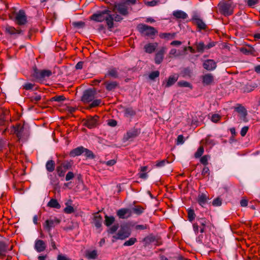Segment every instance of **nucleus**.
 Masks as SVG:
<instances>
[{"label":"nucleus","instance_id":"nucleus-1","mask_svg":"<svg viewBox=\"0 0 260 260\" xmlns=\"http://www.w3.org/2000/svg\"><path fill=\"white\" fill-rule=\"evenodd\" d=\"M91 20L96 22L105 21L109 28L113 27V21L119 22L122 19V17L116 14H111V11L108 9L99 11L93 14L90 17Z\"/></svg>","mask_w":260,"mask_h":260},{"label":"nucleus","instance_id":"nucleus-2","mask_svg":"<svg viewBox=\"0 0 260 260\" xmlns=\"http://www.w3.org/2000/svg\"><path fill=\"white\" fill-rule=\"evenodd\" d=\"M131 234L129 228L125 225L120 226L117 233L113 236V238L116 240H124L128 238Z\"/></svg>","mask_w":260,"mask_h":260},{"label":"nucleus","instance_id":"nucleus-3","mask_svg":"<svg viewBox=\"0 0 260 260\" xmlns=\"http://www.w3.org/2000/svg\"><path fill=\"white\" fill-rule=\"evenodd\" d=\"M219 8L221 13L225 16H229L233 13L234 7L231 2L220 4Z\"/></svg>","mask_w":260,"mask_h":260},{"label":"nucleus","instance_id":"nucleus-4","mask_svg":"<svg viewBox=\"0 0 260 260\" xmlns=\"http://www.w3.org/2000/svg\"><path fill=\"white\" fill-rule=\"evenodd\" d=\"M138 28L140 32L147 36H154L157 32V31L154 27L143 24H139Z\"/></svg>","mask_w":260,"mask_h":260},{"label":"nucleus","instance_id":"nucleus-5","mask_svg":"<svg viewBox=\"0 0 260 260\" xmlns=\"http://www.w3.org/2000/svg\"><path fill=\"white\" fill-rule=\"evenodd\" d=\"M60 222V220L57 217H51L45 221L43 223V226L48 232H50L52 229L58 224Z\"/></svg>","mask_w":260,"mask_h":260},{"label":"nucleus","instance_id":"nucleus-6","mask_svg":"<svg viewBox=\"0 0 260 260\" xmlns=\"http://www.w3.org/2000/svg\"><path fill=\"white\" fill-rule=\"evenodd\" d=\"M114 13L119 12L121 15L125 16L128 14V8L124 3L115 4L113 8Z\"/></svg>","mask_w":260,"mask_h":260},{"label":"nucleus","instance_id":"nucleus-7","mask_svg":"<svg viewBox=\"0 0 260 260\" xmlns=\"http://www.w3.org/2000/svg\"><path fill=\"white\" fill-rule=\"evenodd\" d=\"M96 94V91L94 90H87L84 92L82 98V101L84 103L92 102L95 98Z\"/></svg>","mask_w":260,"mask_h":260},{"label":"nucleus","instance_id":"nucleus-8","mask_svg":"<svg viewBox=\"0 0 260 260\" xmlns=\"http://www.w3.org/2000/svg\"><path fill=\"white\" fill-rule=\"evenodd\" d=\"M15 21L19 25H23L26 23V16L23 10H20L16 14Z\"/></svg>","mask_w":260,"mask_h":260},{"label":"nucleus","instance_id":"nucleus-9","mask_svg":"<svg viewBox=\"0 0 260 260\" xmlns=\"http://www.w3.org/2000/svg\"><path fill=\"white\" fill-rule=\"evenodd\" d=\"M117 214L120 218H127L132 216V210L131 209L122 208L117 211Z\"/></svg>","mask_w":260,"mask_h":260},{"label":"nucleus","instance_id":"nucleus-10","mask_svg":"<svg viewBox=\"0 0 260 260\" xmlns=\"http://www.w3.org/2000/svg\"><path fill=\"white\" fill-rule=\"evenodd\" d=\"M52 74V72L50 70H44L40 71L35 72V76L40 80L44 79L46 78L50 77Z\"/></svg>","mask_w":260,"mask_h":260},{"label":"nucleus","instance_id":"nucleus-11","mask_svg":"<svg viewBox=\"0 0 260 260\" xmlns=\"http://www.w3.org/2000/svg\"><path fill=\"white\" fill-rule=\"evenodd\" d=\"M98 116H94L88 118L85 122L84 124L89 128L95 127L98 124Z\"/></svg>","mask_w":260,"mask_h":260},{"label":"nucleus","instance_id":"nucleus-12","mask_svg":"<svg viewBox=\"0 0 260 260\" xmlns=\"http://www.w3.org/2000/svg\"><path fill=\"white\" fill-rule=\"evenodd\" d=\"M202 82L204 85H211L214 83V77L213 75L210 73L205 74L202 77Z\"/></svg>","mask_w":260,"mask_h":260},{"label":"nucleus","instance_id":"nucleus-13","mask_svg":"<svg viewBox=\"0 0 260 260\" xmlns=\"http://www.w3.org/2000/svg\"><path fill=\"white\" fill-rule=\"evenodd\" d=\"M140 133V131L138 129L134 128L131 129L128 132H127L126 134L124 136V139L126 140H128L131 139H133L137 137Z\"/></svg>","mask_w":260,"mask_h":260},{"label":"nucleus","instance_id":"nucleus-14","mask_svg":"<svg viewBox=\"0 0 260 260\" xmlns=\"http://www.w3.org/2000/svg\"><path fill=\"white\" fill-rule=\"evenodd\" d=\"M204 68L208 71H212L216 67V63L212 59H207L203 63Z\"/></svg>","mask_w":260,"mask_h":260},{"label":"nucleus","instance_id":"nucleus-15","mask_svg":"<svg viewBox=\"0 0 260 260\" xmlns=\"http://www.w3.org/2000/svg\"><path fill=\"white\" fill-rule=\"evenodd\" d=\"M46 245L45 243L42 240H37L35 241V249L38 252H41L45 249Z\"/></svg>","mask_w":260,"mask_h":260},{"label":"nucleus","instance_id":"nucleus-16","mask_svg":"<svg viewBox=\"0 0 260 260\" xmlns=\"http://www.w3.org/2000/svg\"><path fill=\"white\" fill-rule=\"evenodd\" d=\"M103 222V219L101 215L99 213H96L93 215L92 223L97 228H100Z\"/></svg>","mask_w":260,"mask_h":260},{"label":"nucleus","instance_id":"nucleus-17","mask_svg":"<svg viewBox=\"0 0 260 260\" xmlns=\"http://www.w3.org/2000/svg\"><path fill=\"white\" fill-rule=\"evenodd\" d=\"M166 48L162 47L158 52L156 54L155 57V62L157 64L160 63L164 58V55L166 51Z\"/></svg>","mask_w":260,"mask_h":260},{"label":"nucleus","instance_id":"nucleus-18","mask_svg":"<svg viewBox=\"0 0 260 260\" xmlns=\"http://www.w3.org/2000/svg\"><path fill=\"white\" fill-rule=\"evenodd\" d=\"M236 111L240 114V118L243 121H246L247 111L246 109L242 106H239L236 108Z\"/></svg>","mask_w":260,"mask_h":260},{"label":"nucleus","instance_id":"nucleus-19","mask_svg":"<svg viewBox=\"0 0 260 260\" xmlns=\"http://www.w3.org/2000/svg\"><path fill=\"white\" fill-rule=\"evenodd\" d=\"M178 79V76L177 74L170 76L166 82L165 86L166 87H170L177 81Z\"/></svg>","mask_w":260,"mask_h":260},{"label":"nucleus","instance_id":"nucleus-20","mask_svg":"<svg viewBox=\"0 0 260 260\" xmlns=\"http://www.w3.org/2000/svg\"><path fill=\"white\" fill-rule=\"evenodd\" d=\"M84 150V148L83 147H78L75 149L72 150L70 153V155L72 157H75L76 156H79L81 154L83 153Z\"/></svg>","mask_w":260,"mask_h":260},{"label":"nucleus","instance_id":"nucleus-21","mask_svg":"<svg viewBox=\"0 0 260 260\" xmlns=\"http://www.w3.org/2000/svg\"><path fill=\"white\" fill-rule=\"evenodd\" d=\"M157 43H149L144 46V49L146 52L148 53H152L156 48Z\"/></svg>","mask_w":260,"mask_h":260},{"label":"nucleus","instance_id":"nucleus-22","mask_svg":"<svg viewBox=\"0 0 260 260\" xmlns=\"http://www.w3.org/2000/svg\"><path fill=\"white\" fill-rule=\"evenodd\" d=\"M193 23L197 25L200 29H205L206 28V24L202 19L199 18L198 16H194L193 18Z\"/></svg>","mask_w":260,"mask_h":260},{"label":"nucleus","instance_id":"nucleus-23","mask_svg":"<svg viewBox=\"0 0 260 260\" xmlns=\"http://www.w3.org/2000/svg\"><path fill=\"white\" fill-rule=\"evenodd\" d=\"M208 200V198L205 194L202 193L198 196V202L199 204L202 207H204V206L206 204Z\"/></svg>","mask_w":260,"mask_h":260},{"label":"nucleus","instance_id":"nucleus-24","mask_svg":"<svg viewBox=\"0 0 260 260\" xmlns=\"http://www.w3.org/2000/svg\"><path fill=\"white\" fill-rule=\"evenodd\" d=\"M173 15L174 17L178 19H185L187 17L186 13L183 11L180 10L175 11L173 13Z\"/></svg>","mask_w":260,"mask_h":260},{"label":"nucleus","instance_id":"nucleus-25","mask_svg":"<svg viewBox=\"0 0 260 260\" xmlns=\"http://www.w3.org/2000/svg\"><path fill=\"white\" fill-rule=\"evenodd\" d=\"M6 31L10 35H18L20 34L21 31L17 29L13 26L7 25L5 27Z\"/></svg>","mask_w":260,"mask_h":260},{"label":"nucleus","instance_id":"nucleus-26","mask_svg":"<svg viewBox=\"0 0 260 260\" xmlns=\"http://www.w3.org/2000/svg\"><path fill=\"white\" fill-rule=\"evenodd\" d=\"M197 222L201 226L200 227V232L203 233L207 223V220L205 218H200L198 219Z\"/></svg>","mask_w":260,"mask_h":260},{"label":"nucleus","instance_id":"nucleus-27","mask_svg":"<svg viewBox=\"0 0 260 260\" xmlns=\"http://www.w3.org/2000/svg\"><path fill=\"white\" fill-rule=\"evenodd\" d=\"M145 208L140 206H136L131 209L132 213H134L137 215H140L142 214L144 211Z\"/></svg>","mask_w":260,"mask_h":260},{"label":"nucleus","instance_id":"nucleus-28","mask_svg":"<svg viewBox=\"0 0 260 260\" xmlns=\"http://www.w3.org/2000/svg\"><path fill=\"white\" fill-rule=\"evenodd\" d=\"M47 206L51 208H54L56 209H59L60 205L56 199H52L48 203Z\"/></svg>","mask_w":260,"mask_h":260},{"label":"nucleus","instance_id":"nucleus-29","mask_svg":"<svg viewBox=\"0 0 260 260\" xmlns=\"http://www.w3.org/2000/svg\"><path fill=\"white\" fill-rule=\"evenodd\" d=\"M23 131V127L20 125H18L14 127V132L16 134L19 139H20L22 137V132Z\"/></svg>","mask_w":260,"mask_h":260},{"label":"nucleus","instance_id":"nucleus-30","mask_svg":"<svg viewBox=\"0 0 260 260\" xmlns=\"http://www.w3.org/2000/svg\"><path fill=\"white\" fill-rule=\"evenodd\" d=\"M46 168L48 171L52 172L55 168L54 161L52 160H48L46 164Z\"/></svg>","mask_w":260,"mask_h":260},{"label":"nucleus","instance_id":"nucleus-31","mask_svg":"<svg viewBox=\"0 0 260 260\" xmlns=\"http://www.w3.org/2000/svg\"><path fill=\"white\" fill-rule=\"evenodd\" d=\"M97 251L95 250L88 251L86 253V257L89 259H94L97 257Z\"/></svg>","mask_w":260,"mask_h":260},{"label":"nucleus","instance_id":"nucleus-32","mask_svg":"<svg viewBox=\"0 0 260 260\" xmlns=\"http://www.w3.org/2000/svg\"><path fill=\"white\" fill-rule=\"evenodd\" d=\"M196 47L198 52L202 53L205 50V45L202 42L196 43Z\"/></svg>","mask_w":260,"mask_h":260},{"label":"nucleus","instance_id":"nucleus-33","mask_svg":"<svg viewBox=\"0 0 260 260\" xmlns=\"http://www.w3.org/2000/svg\"><path fill=\"white\" fill-rule=\"evenodd\" d=\"M125 117L131 118L135 115V111L131 108H126L124 111Z\"/></svg>","mask_w":260,"mask_h":260},{"label":"nucleus","instance_id":"nucleus-34","mask_svg":"<svg viewBox=\"0 0 260 260\" xmlns=\"http://www.w3.org/2000/svg\"><path fill=\"white\" fill-rule=\"evenodd\" d=\"M117 83L115 81H112L106 83V89L109 91L114 89L117 87Z\"/></svg>","mask_w":260,"mask_h":260},{"label":"nucleus","instance_id":"nucleus-35","mask_svg":"<svg viewBox=\"0 0 260 260\" xmlns=\"http://www.w3.org/2000/svg\"><path fill=\"white\" fill-rule=\"evenodd\" d=\"M115 218L113 216H105V224L109 226L111 225L114 221Z\"/></svg>","mask_w":260,"mask_h":260},{"label":"nucleus","instance_id":"nucleus-36","mask_svg":"<svg viewBox=\"0 0 260 260\" xmlns=\"http://www.w3.org/2000/svg\"><path fill=\"white\" fill-rule=\"evenodd\" d=\"M137 240L136 238H131L124 243L123 245L124 246H129L133 245L137 242Z\"/></svg>","mask_w":260,"mask_h":260},{"label":"nucleus","instance_id":"nucleus-37","mask_svg":"<svg viewBox=\"0 0 260 260\" xmlns=\"http://www.w3.org/2000/svg\"><path fill=\"white\" fill-rule=\"evenodd\" d=\"M144 3L146 6L148 7H154L158 5L159 3V1L157 0H153L151 1H147L146 0H144Z\"/></svg>","mask_w":260,"mask_h":260},{"label":"nucleus","instance_id":"nucleus-38","mask_svg":"<svg viewBox=\"0 0 260 260\" xmlns=\"http://www.w3.org/2000/svg\"><path fill=\"white\" fill-rule=\"evenodd\" d=\"M160 37L167 39H173L175 37V34L162 33L160 34Z\"/></svg>","mask_w":260,"mask_h":260},{"label":"nucleus","instance_id":"nucleus-39","mask_svg":"<svg viewBox=\"0 0 260 260\" xmlns=\"http://www.w3.org/2000/svg\"><path fill=\"white\" fill-rule=\"evenodd\" d=\"M196 215L193 210L189 209H188V218L190 221H192L195 218Z\"/></svg>","mask_w":260,"mask_h":260},{"label":"nucleus","instance_id":"nucleus-40","mask_svg":"<svg viewBox=\"0 0 260 260\" xmlns=\"http://www.w3.org/2000/svg\"><path fill=\"white\" fill-rule=\"evenodd\" d=\"M177 84L180 87H192L191 84L189 82L185 81H180L177 83Z\"/></svg>","mask_w":260,"mask_h":260},{"label":"nucleus","instance_id":"nucleus-41","mask_svg":"<svg viewBox=\"0 0 260 260\" xmlns=\"http://www.w3.org/2000/svg\"><path fill=\"white\" fill-rule=\"evenodd\" d=\"M204 151V148L203 147H200L194 154L195 157L199 158L200 157H201L203 154Z\"/></svg>","mask_w":260,"mask_h":260},{"label":"nucleus","instance_id":"nucleus-42","mask_svg":"<svg viewBox=\"0 0 260 260\" xmlns=\"http://www.w3.org/2000/svg\"><path fill=\"white\" fill-rule=\"evenodd\" d=\"M108 75L113 78H117L118 77L117 71L116 69H112L109 71Z\"/></svg>","mask_w":260,"mask_h":260},{"label":"nucleus","instance_id":"nucleus-43","mask_svg":"<svg viewBox=\"0 0 260 260\" xmlns=\"http://www.w3.org/2000/svg\"><path fill=\"white\" fill-rule=\"evenodd\" d=\"M102 101L100 99L93 100L90 105V107H95L100 105Z\"/></svg>","mask_w":260,"mask_h":260},{"label":"nucleus","instance_id":"nucleus-44","mask_svg":"<svg viewBox=\"0 0 260 260\" xmlns=\"http://www.w3.org/2000/svg\"><path fill=\"white\" fill-rule=\"evenodd\" d=\"M41 99V96L39 94H35L31 96L30 100L32 102L36 103Z\"/></svg>","mask_w":260,"mask_h":260},{"label":"nucleus","instance_id":"nucleus-45","mask_svg":"<svg viewBox=\"0 0 260 260\" xmlns=\"http://www.w3.org/2000/svg\"><path fill=\"white\" fill-rule=\"evenodd\" d=\"M159 72L158 71H154V72H151L149 74V77L150 79L153 80V79H155L156 78L158 77L159 76Z\"/></svg>","mask_w":260,"mask_h":260},{"label":"nucleus","instance_id":"nucleus-46","mask_svg":"<svg viewBox=\"0 0 260 260\" xmlns=\"http://www.w3.org/2000/svg\"><path fill=\"white\" fill-rule=\"evenodd\" d=\"M209 156L208 155H204L201 157L200 159L201 162L204 165H207L208 164V161L209 159Z\"/></svg>","mask_w":260,"mask_h":260},{"label":"nucleus","instance_id":"nucleus-47","mask_svg":"<svg viewBox=\"0 0 260 260\" xmlns=\"http://www.w3.org/2000/svg\"><path fill=\"white\" fill-rule=\"evenodd\" d=\"M85 156L89 158H93V153L89 150L84 148V152Z\"/></svg>","mask_w":260,"mask_h":260},{"label":"nucleus","instance_id":"nucleus-48","mask_svg":"<svg viewBox=\"0 0 260 260\" xmlns=\"http://www.w3.org/2000/svg\"><path fill=\"white\" fill-rule=\"evenodd\" d=\"M221 203H222V201L219 198L215 199L214 200H213V201L212 202V205L214 206H219L221 205Z\"/></svg>","mask_w":260,"mask_h":260},{"label":"nucleus","instance_id":"nucleus-49","mask_svg":"<svg viewBox=\"0 0 260 260\" xmlns=\"http://www.w3.org/2000/svg\"><path fill=\"white\" fill-rule=\"evenodd\" d=\"M84 22L82 21H77L73 22V25L77 28H82L84 26Z\"/></svg>","mask_w":260,"mask_h":260},{"label":"nucleus","instance_id":"nucleus-50","mask_svg":"<svg viewBox=\"0 0 260 260\" xmlns=\"http://www.w3.org/2000/svg\"><path fill=\"white\" fill-rule=\"evenodd\" d=\"M119 226L118 224H114L113 226H112L109 230L108 232L110 234H113L118 229Z\"/></svg>","mask_w":260,"mask_h":260},{"label":"nucleus","instance_id":"nucleus-51","mask_svg":"<svg viewBox=\"0 0 260 260\" xmlns=\"http://www.w3.org/2000/svg\"><path fill=\"white\" fill-rule=\"evenodd\" d=\"M64 212L68 214H70L74 211L73 207L71 206H67L64 209Z\"/></svg>","mask_w":260,"mask_h":260},{"label":"nucleus","instance_id":"nucleus-52","mask_svg":"<svg viewBox=\"0 0 260 260\" xmlns=\"http://www.w3.org/2000/svg\"><path fill=\"white\" fill-rule=\"evenodd\" d=\"M65 171H66V170H63L62 169L61 166L58 167L57 168V174H58V176L60 177H62V176H64Z\"/></svg>","mask_w":260,"mask_h":260},{"label":"nucleus","instance_id":"nucleus-53","mask_svg":"<svg viewBox=\"0 0 260 260\" xmlns=\"http://www.w3.org/2000/svg\"><path fill=\"white\" fill-rule=\"evenodd\" d=\"M168 161L166 159H164L159 161H157L156 164V167H162L165 165L166 163H168Z\"/></svg>","mask_w":260,"mask_h":260},{"label":"nucleus","instance_id":"nucleus-54","mask_svg":"<svg viewBox=\"0 0 260 260\" xmlns=\"http://www.w3.org/2000/svg\"><path fill=\"white\" fill-rule=\"evenodd\" d=\"M116 160L115 159H111L107 161H104L103 164H105L108 166H112L116 164Z\"/></svg>","mask_w":260,"mask_h":260},{"label":"nucleus","instance_id":"nucleus-55","mask_svg":"<svg viewBox=\"0 0 260 260\" xmlns=\"http://www.w3.org/2000/svg\"><path fill=\"white\" fill-rule=\"evenodd\" d=\"M74 177V175L73 172H69L66 176V181H69L71 179H72Z\"/></svg>","mask_w":260,"mask_h":260},{"label":"nucleus","instance_id":"nucleus-56","mask_svg":"<svg viewBox=\"0 0 260 260\" xmlns=\"http://www.w3.org/2000/svg\"><path fill=\"white\" fill-rule=\"evenodd\" d=\"M53 101L56 102H61L63 101L64 100V98L62 95L56 96L52 98Z\"/></svg>","mask_w":260,"mask_h":260},{"label":"nucleus","instance_id":"nucleus-57","mask_svg":"<svg viewBox=\"0 0 260 260\" xmlns=\"http://www.w3.org/2000/svg\"><path fill=\"white\" fill-rule=\"evenodd\" d=\"M34 85L30 83H26L23 85V87L26 90H29L32 89Z\"/></svg>","mask_w":260,"mask_h":260},{"label":"nucleus","instance_id":"nucleus-58","mask_svg":"<svg viewBox=\"0 0 260 260\" xmlns=\"http://www.w3.org/2000/svg\"><path fill=\"white\" fill-rule=\"evenodd\" d=\"M138 175L140 178L143 179H146L148 177V175L146 172H142L140 171Z\"/></svg>","mask_w":260,"mask_h":260},{"label":"nucleus","instance_id":"nucleus-59","mask_svg":"<svg viewBox=\"0 0 260 260\" xmlns=\"http://www.w3.org/2000/svg\"><path fill=\"white\" fill-rule=\"evenodd\" d=\"M183 139H184V137L182 135H179L178 136L177 139V145L182 144L184 143Z\"/></svg>","mask_w":260,"mask_h":260},{"label":"nucleus","instance_id":"nucleus-60","mask_svg":"<svg viewBox=\"0 0 260 260\" xmlns=\"http://www.w3.org/2000/svg\"><path fill=\"white\" fill-rule=\"evenodd\" d=\"M220 119V116L218 114H214L212 116L211 120L214 122H218Z\"/></svg>","mask_w":260,"mask_h":260},{"label":"nucleus","instance_id":"nucleus-61","mask_svg":"<svg viewBox=\"0 0 260 260\" xmlns=\"http://www.w3.org/2000/svg\"><path fill=\"white\" fill-rule=\"evenodd\" d=\"M193 229L194 233L197 234L200 232L199 224L198 222L193 224Z\"/></svg>","mask_w":260,"mask_h":260},{"label":"nucleus","instance_id":"nucleus-62","mask_svg":"<svg viewBox=\"0 0 260 260\" xmlns=\"http://www.w3.org/2000/svg\"><path fill=\"white\" fill-rule=\"evenodd\" d=\"M57 260H70V259L66 255L60 254L58 255Z\"/></svg>","mask_w":260,"mask_h":260},{"label":"nucleus","instance_id":"nucleus-63","mask_svg":"<svg viewBox=\"0 0 260 260\" xmlns=\"http://www.w3.org/2000/svg\"><path fill=\"white\" fill-rule=\"evenodd\" d=\"M248 130V126H244L241 132H240V134L242 136H245V135L246 134L247 131Z\"/></svg>","mask_w":260,"mask_h":260},{"label":"nucleus","instance_id":"nucleus-64","mask_svg":"<svg viewBox=\"0 0 260 260\" xmlns=\"http://www.w3.org/2000/svg\"><path fill=\"white\" fill-rule=\"evenodd\" d=\"M202 174L204 176L209 175V169L208 167H204V168L203 169L202 172Z\"/></svg>","mask_w":260,"mask_h":260}]
</instances>
